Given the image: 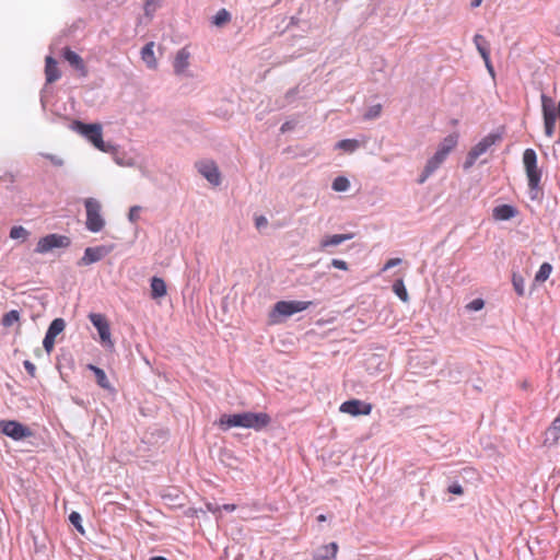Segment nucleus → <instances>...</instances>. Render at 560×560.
Masks as SVG:
<instances>
[{
  "instance_id": "46",
  "label": "nucleus",
  "mask_w": 560,
  "mask_h": 560,
  "mask_svg": "<svg viewBox=\"0 0 560 560\" xmlns=\"http://www.w3.org/2000/svg\"><path fill=\"white\" fill-rule=\"evenodd\" d=\"M400 261H401V260H400L399 258H392V259H389V260L385 264V266H384V268H383V269H384V270L390 269V268H393V267H395V266L399 265V264H400Z\"/></svg>"
},
{
  "instance_id": "22",
  "label": "nucleus",
  "mask_w": 560,
  "mask_h": 560,
  "mask_svg": "<svg viewBox=\"0 0 560 560\" xmlns=\"http://www.w3.org/2000/svg\"><path fill=\"white\" fill-rule=\"evenodd\" d=\"M153 47L154 43L150 42L145 44L141 49V58L150 69H155L158 66Z\"/></svg>"
},
{
  "instance_id": "51",
  "label": "nucleus",
  "mask_w": 560,
  "mask_h": 560,
  "mask_svg": "<svg viewBox=\"0 0 560 560\" xmlns=\"http://www.w3.org/2000/svg\"><path fill=\"white\" fill-rule=\"evenodd\" d=\"M482 1H483V0H471V2H470V8H471V9H476V8L480 7V5H481V3H482Z\"/></svg>"
},
{
  "instance_id": "31",
  "label": "nucleus",
  "mask_w": 560,
  "mask_h": 560,
  "mask_svg": "<svg viewBox=\"0 0 560 560\" xmlns=\"http://www.w3.org/2000/svg\"><path fill=\"white\" fill-rule=\"evenodd\" d=\"M512 283L517 295L523 296L525 293V281L524 278L517 273H513Z\"/></svg>"
},
{
  "instance_id": "42",
  "label": "nucleus",
  "mask_w": 560,
  "mask_h": 560,
  "mask_svg": "<svg viewBox=\"0 0 560 560\" xmlns=\"http://www.w3.org/2000/svg\"><path fill=\"white\" fill-rule=\"evenodd\" d=\"M255 225L257 230L261 232L267 226V219L264 215L256 217Z\"/></svg>"
},
{
  "instance_id": "58",
  "label": "nucleus",
  "mask_w": 560,
  "mask_h": 560,
  "mask_svg": "<svg viewBox=\"0 0 560 560\" xmlns=\"http://www.w3.org/2000/svg\"><path fill=\"white\" fill-rule=\"evenodd\" d=\"M116 162H117V164L122 165V163L118 159H116Z\"/></svg>"
},
{
  "instance_id": "29",
  "label": "nucleus",
  "mask_w": 560,
  "mask_h": 560,
  "mask_svg": "<svg viewBox=\"0 0 560 560\" xmlns=\"http://www.w3.org/2000/svg\"><path fill=\"white\" fill-rule=\"evenodd\" d=\"M231 20V14L228 10L221 9L217 12V14L212 18V24L215 26H223Z\"/></svg>"
},
{
  "instance_id": "21",
  "label": "nucleus",
  "mask_w": 560,
  "mask_h": 560,
  "mask_svg": "<svg viewBox=\"0 0 560 560\" xmlns=\"http://www.w3.org/2000/svg\"><path fill=\"white\" fill-rule=\"evenodd\" d=\"M353 237L352 234H335V235H329V236H325L324 238H322L320 241V248L322 249H325L329 246H337L346 241H349Z\"/></svg>"
},
{
  "instance_id": "28",
  "label": "nucleus",
  "mask_w": 560,
  "mask_h": 560,
  "mask_svg": "<svg viewBox=\"0 0 560 560\" xmlns=\"http://www.w3.org/2000/svg\"><path fill=\"white\" fill-rule=\"evenodd\" d=\"M552 266L549 262H544L539 270L537 271L535 276V281L538 283H544L551 275L552 272Z\"/></svg>"
},
{
  "instance_id": "27",
  "label": "nucleus",
  "mask_w": 560,
  "mask_h": 560,
  "mask_svg": "<svg viewBox=\"0 0 560 560\" xmlns=\"http://www.w3.org/2000/svg\"><path fill=\"white\" fill-rule=\"evenodd\" d=\"M89 369L94 372L95 377H96V382H97V384L102 388H109L110 387V384H109V382L107 380V376H106L105 372L102 369H100V368H97L95 365H92V364L89 365Z\"/></svg>"
},
{
  "instance_id": "6",
  "label": "nucleus",
  "mask_w": 560,
  "mask_h": 560,
  "mask_svg": "<svg viewBox=\"0 0 560 560\" xmlns=\"http://www.w3.org/2000/svg\"><path fill=\"white\" fill-rule=\"evenodd\" d=\"M501 140V135L489 133L483 137L478 143H476L470 151L467 153L464 170H469L477 161V159L485 154L493 144Z\"/></svg>"
},
{
  "instance_id": "13",
  "label": "nucleus",
  "mask_w": 560,
  "mask_h": 560,
  "mask_svg": "<svg viewBox=\"0 0 560 560\" xmlns=\"http://www.w3.org/2000/svg\"><path fill=\"white\" fill-rule=\"evenodd\" d=\"M91 323L97 329L102 342L113 345L110 339V328L106 317L102 314L92 313L89 315Z\"/></svg>"
},
{
  "instance_id": "1",
  "label": "nucleus",
  "mask_w": 560,
  "mask_h": 560,
  "mask_svg": "<svg viewBox=\"0 0 560 560\" xmlns=\"http://www.w3.org/2000/svg\"><path fill=\"white\" fill-rule=\"evenodd\" d=\"M270 423V417L266 412H241L234 415H223L219 419V425L222 430H229L234 427L254 429L259 431Z\"/></svg>"
},
{
  "instance_id": "57",
  "label": "nucleus",
  "mask_w": 560,
  "mask_h": 560,
  "mask_svg": "<svg viewBox=\"0 0 560 560\" xmlns=\"http://www.w3.org/2000/svg\"><path fill=\"white\" fill-rule=\"evenodd\" d=\"M128 210L136 211V210H142V208L140 206H131Z\"/></svg>"
},
{
  "instance_id": "32",
  "label": "nucleus",
  "mask_w": 560,
  "mask_h": 560,
  "mask_svg": "<svg viewBox=\"0 0 560 560\" xmlns=\"http://www.w3.org/2000/svg\"><path fill=\"white\" fill-rule=\"evenodd\" d=\"M381 113H382V105L375 104L368 108V110L363 115V118L365 120H372V119L380 117Z\"/></svg>"
},
{
  "instance_id": "17",
  "label": "nucleus",
  "mask_w": 560,
  "mask_h": 560,
  "mask_svg": "<svg viewBox=\"0 0 560 560\" xmlns=\"http://www.w3.org/2000/svg\"><path fill=\"white\" fill-rule=\"evenodd\" d=\"M190 54L186 47L179 49L175 56L173 68L176 74H182L189 66Z\"/></svg>"
},
{
  "instance_id": "11",
  "label": "nucleus",
  "mask_w": 560,
  "mask_h": 560,
  "mask_svg": "<svg viewBox=\"0 0 560 560\" xmlns=\"http://www.w3.org/2000/svg\"><path fill=\"white\" fill-rule=\"evenodd\" d=\"M339 411L353 417L369 416L372 411V405L359 399H350L340 405Z\"/></svg>"
},
{
  "instance_id": "38",
  "label": "nucleus",
  "mask_w": 560,
  "mask_h": 560,
  "mask_svg": "<svg viewBox=\"0 0 560 560\" xmlns=\"http://www.w3.org/2000/svg\"><path fill=\"white\" fill-rule=\"evenodd\" d=\"M159 7V0H147L144 3V12L147 15H152Z\"/></svg>"
},
{
  "instance_id": "45",
  "label": "nucleus",
  "mask_w": 560,
  "mask_h": 560,
  "mask_svg": "<svg viewBox=\"0 0 560 560\" xmlns=\"http://www.w3.org/2000/svg\"><path fill=\"white\" fill-rule=\"evenodd\" d=\"M331 266L337 268V269H340V270H348V265L345 260H341V259H332L331 260Z\"/></svg>"
},
{
  "instance_id": "47",
  "label": "nucleus",
  "mask_w": 560,
  "mask_h": 560,
  "mask_svg": "<svg viewBox=\"0 0 560 560\" xmlns=\"http://www.w3.org/2000/svg\"><path fill=\"white\" fill-rule=\"evenodd\" d=\"M24 366L32 376L35 375V365L31 361H24Z\"/></svg>"
},
{
  "instance_id": "18",
  "label": "nucleus",
  "mask_w": 560,
  "mask_h": 560,
  "mask_svg": "<svg viewBox=\"0 0 560 560\" xmlns=\"http://www.w3.org/2000/svg\"><path fill=\"white\" fill-rule=\"evenodd\" d=\"M45 75H46L47 83L56 82L61 77V72L59 70L58 62L51 56H48L46 58Z\"/></svg>"
},
{
  "instance_id": "16",
  "label": "nucleus",
  "mask_w": 560,
  "mask_h": 560,
  "mask_svg": "<svg viewBox=\"0 0 560 560\" xmlns=\"http://www.w3.org/2000/svg\"><path fill=\"white\" fill-rule=\"evenodd\" d=\"M109 253V249L105 246L88 247L84 250V255L80 260V265L88 266L100 261Z\"/></svg>"
},
{
  "instance_id": "9",
  "label": "nucleus",
  "mask_w": 560,
  "mask_h": 560,
  "mask_svg": "<svg viewBox=\"0 0 560 560\" xmlns=\"http://www.w3.org/2000/svg\"><path fill=\"white\" fill-rule=\"evenodd\" d=\"M198 172L213 186L221 184V173L214 161L203 160L196 163Z\"/></svg>"
},
{
  "instance_id": "25",
  "label": "nucleus",
  "mask_w": 560,
  "mask_h": 560,
  "mask_svg": "<svg viewBox=\"0 0 560 560\" xmlns=\"http://www.w3.org/2000/svg\"><path fill=\"white\" fill-rule=\"evenodd\" d=\"M166 292L165 281L162 278L153 277L151 279V296L153 299L163 298Z\"/></svg>"
},
{
  "instance_id": "43",
  "label": "nucleus",
  "mask_w": 560,
  "mask_h": 560,
  "mask_svg": "<svg viewBox=\"0 0 560 560\" xmlns=\"http://www.w3.org/2000/svg\"><path fill=\"white\" fill-rule=\"evenodd\" d=\"M44 158L48 159L55 166H61L63 161L61 158L52 154H43Z\"/></svg>"
},
{
  "instance_id": "41",
  "label": "nucleus",
  "mask_w": 560,
  "mask_h": 560,
  "mask_svg": "<svg viewBox=\"0 0 560 560\" xmlns=\"http://www.w3.org/2000/svg\"><path fill=\"white\" fill-rule=\"evenodd\" d=\"M300 90H299V86H295V88H292L290 89L285 95H284V98L287 101V103H291L295 97L296 95L299 94Z\"/></svg>"
},
{
  "instance_id": "10",
  "label": "nucleus",
  "mask_w": 560,
  "mask_h": 560,
  "mask_svg": "<svg viewBox=\"0 0 560 560\" xmlns=\"http://www.w3.org/2000/svg\"><path fill=\"white\" fill-rule=\"evenodd\" d=\"M61 56L65 61H67L70 67L77 71L80 78H86L89 74V69L83 60V58L72 50L70 47H65L62 49Z\"/></svg>"
},
{
  "instance_id": "40",
  "label": "nucleus",
  "mask_w": 560,
  "mask_h": 560,
  "mask_svg": "<svg viewBox=\"0 0 560 560\" xmlns=\"http://www.w3.org/2000/svg\"><path fill=\"white\" fill-rule=\"evenodd\" d=\"M515 212H493L494 221L510 220Z\"/></svg>"
},
{
  "instance_id": "7",
  "label": "nucleus",
  "mask_w": 560,
  "mask_h": 560,
  "mask_svg": "<svg viewBox=\"0 0 560 560\" xmlns=\"http://www.w3.org/2000/svg\"><path fill=\"white\" fill-rule=\"evenodd\" d=\"M0 433L14 441L33 436V432L28 427L15 420H0Z\"/></svg>"
},
{
  "instance_id": "24",
  "label": "nucleus",
  "mask_w": 560,
  "mask_h": 560,
  "mask_svg": "<svg viewBox=\"0 0 560 560\" xmlns=\"http://www.w3.org/2000/svg\"><path fill=\"white\" fill-rule=\"evenodd\" d=\"M86 213H88L86 228L91 232H98V231H101L103 229L104 224H105V221L101 217L100 212H86Z\"/></svg>"
},
{
  "instance_id": "34",
  "label": "nucleus",
  "mask_w": 560,
  "mask_h": 560,
  "mask_svg": "<svg viewBox=\"0 0 560 560\" xmlns=\"http://www.w3.org/2000/svg\"><path fill=\"white\" fill-rule=\"evenodd\" d=\"M19 320V312L18 311H10L2 317V325L5 327H10L13 325V323Z\"/></svg>"
},
{
  "instance_id": "8",
  "label": "nucleus",
  "mask_w": 560,
  "mask_h": 560,
  "mask_svg": "<svg viewBox=\"0 0 560 560\" xmlns=\"http://www.w3.org/2000/svg\"><path fill=\"white\" fill-rule=\"evenodd\" d=\"M71 244L68 236L61 234H49L37 242V252L48 253L58 248H67Z\"/></svg>"
},
{
  "instance_id": "56",
  "label": "nucleus",
  "mask_w": 560,
  "mask_h": 560,
  "mask_svg": "<svg viewBox=\"0 0 560 560\" xmlns=\"http://www.w3.org/2000/svg\"><path fill=\"white\" fill-rule=\"evenodd\" d=\"M317 521L318 522H325L326 521V516L324 514H320L317 516Z\"/></svg>"
},
{
  "instance_id": "12",
  "label": "nucleus",
  "mask_w": 560,
  "mask_h": 560,
  "mask_svg": "<svg viewBox=\"0 0 560 560\" xmlns=\"http://www.w3.org/2000/svg\"><path fill=\"white\" fill-rule=\"evenodd\" d=\"M66 327V323L62 318H56L50 324L46 336L43 340V346L45 350L50 353L55 347V339L56 337L63 331Z\"/></svg>"
},
{
  "instance_id": "23",
  "label": "nucleus",
  "mask_w": 560,
  "mask_h": 560,
  "mask_svg": "<svg viewBox=\"0 0 560 560\" xmlns=\"http://www.w3.org/2000/svg\"><path fill=\"white\" fill-rule=\"evenodd\" d=\"M474 44L483 61H488V56H490V44L486 37L481 34H476L474 36Z\"/></svg>"
},
{
  "instance_id": "33",
  "label": "nucleus",
  "mask_w": 560,
  "mask_h": 560,
  "mask_svg": "<svg viewBox=\"0 0 560 560\" xmlns=\"http://www.w3.org/2000/svg\"><path fill=\"white\" fill-rule=\"evenodd\" d=\"M394 292L397 294V296L404 301H408V292L404 285V282L401 280H398L393 285Z\"/></svg>"
},
{
  "instance_id": "39",
  "label": "nucleus",
  "mask_w": 560,
  "mask_h": 560,
  "mask_svg": "<svg viewBox=\"0 0 560 560\" xmlns=\"http://www.w3.org/2000/svg\"><path fill=\"white\" fill-rule=\"evenodd\" d=\"M485 306V302L481 299H475L469 304H467V308L470 311H480Z\"/></svg>"
},
{
  "instance_id": "5",
  "label": "nucleus",
  "mask_w": 560,
  "mask_h": 560,
  "mask_svg": "<svg viewBox=\"0 0 560 560\" xmlns=\"http://www.w3.org/2000/svg\"><path fill=\"white\" fill-rule=\"evenodd\" d=\"M313 302L311 301H279L275 304L271 313L270 320L271 323H278L280 316H291L295 313L303 312L307 310Z\"/></svg>"
},
{
  "instance_id": "2",
  "label": "nucleus",
  "mask_w": 560,
  "mask_h": 560,
  "mask_svg": "<svg viewBox=\"0 0 560 560\" xmlns=\"http://www.w3.org/2000/svg\"><path fill=\"white\" fill-rule=\"evenodd\" d=\"M523 164L528 182V194L535 200L542 196L541 176L542 172L537 165V154L534 149H525L523 152Z\"/></svg>"
},
{
  "instance_id": "50",
  "label": "nucleus",
  "mask_w": 560,
  "mask_h": 560,
  "mask_svg": "<svg viewBox=\"0 0 560 560\" xmlns=\"http://www.w3.org/2000/svg\"><path fill=\"white\" fill-rule=\"evenodd\" d=\"M492 210H515V208L511 205H498Z\"/></svg>"
},
{
  "instance_id": "37",
  "label": "nucleus",
  "mask_w": 560,
  "mask_h": 560,
  "mask_svg": "<svg viewBox=\"0 0 560 560\" xmlns=\"http://www.w3.org/2000/svg\"><path fill=\"white\" fill-rule=\"evenodd\" d=\"M85 210H101V202L95 198H86L83 201Z\"/></svg>"
},
{
  "instance_id": "26",
  "label": "nucleus",
  "mask_w": 560,
  "mask_h": 560,
  "mask_svg": "<svg viewBox=\"0 0 560 560\" xmlns=\"http://www.w3.org/2000/svg\"><path fill=\"white\" fill-rule=\"evenodd\" d=\"M360 147V143L355 139H343L336 143L335 148L342 150L347 153L354 152Z\"/></svg>"
},
{
  "instance_id": "55",
  "label": "nucleus",
  "mask_w": 560,
  "mask_h": 560,
  "mask_svg": "<svg viewBox=\"0 0 560 560\" xmlns=\"http://www.w3.org/2000/svg\"><path fill=\"white\" fill-rule=\"evenodd\" d=\"M289 129V122H284L282 126H281V131L284 132Z\"/></svg>"
},
{
  "instance_id": "36",
  "label": "nucleus",
  "mask_w": 560,
  "mask_h": 560,
  "mask_svg": "<svg viewBox=\"0 0 560 560\" xmlns=\"http://www.w3.org/2000/svg\"><path fill=\"white\" fill-rule=\"evenodd\" d=\"M69 521L81 534L84 533L83 526L81 524V515L78 512H72L69 515Z\"/></svg>"
},
{
  "instance_id": "53",
  "label": "nucleus",
  "mask_w": 560,
  "mask_h": 560,
  "mask_svg": "<svg viewBox=\"0 0 560 560\" xmlns=\"http://www.w3.org/2000/svg\"><path fill=\"white\" fill-rule=\"evenodd\" d=\"M138 213L139 212L130 211L129 212V220L132 221V222L136 221L139 218Z\"/></svg>"
},
{
  "instance_id": "54",
  "label": "nucleus",
  "mask_w": 560,
  "mask_h": 560,
  "mask_svg": "<svg viewBox=\"0 0 560 560\" xmlns=\"http://www.w3.org/2000/svg\"><path fill=\"white\" fill-rule=\"evenodd\" d=\"M150 560H167V559L162 556H155V557H151Z\"/></svg>"
},
{
  "instance_id": "35",
  "label": "nucleus",
  "mask_w": 560,
  "mask_h": 560,
  "mask_svg": "<svg viewBox=\"0 0 560 560\" xmlns=\"http://www.w3.org/2000/svg\"><path fill=\"white\" fill-rule=\"evenodd\" d=\"M26 235L27 231L21 225L13 226L10 231V237L13 240L25 238Z\"/></svg>"
},
{
  "instance_id": "52",
  "label": "nucleus",
  "mask_w": 560,
  "mask_h": 560,
  "mask_svg": "<svg viewBox=\"0 0 560 560\" xmlns=\"http://www.w3.org/2000/svg\"><path fill=\"white\" fill-rule=\"evenodd\" d=\"M222 509L225 511H229V512H233L236 509V505L235 504H224L222 506Z\"/></svg>"
},
{
  "instance_id": "48",
  "label": "nucleus",
  "mask_w": 560,
  "mask_h": 560,
  "mask_svg": "<svg viewBox=\"0 0 560 560\" xmlns=\"http://www.w3.org/2000/svg\"><path fill=\"white\" fill-rule=\"evenodd\" d=\"M550 430L551 431H560V416H558L551 423V427H550Z\"/></svg>"
},
{
  "instance_id": "20",
  "label": "nucleus",
  "mask_w": 560,
  "mask_h": 560,
  "mask_svg": "<svg viewBox=\"0 0 560 560\" xmlns=\"http://www.w3.org/2000/svg\"><path fill=\"white\" fill-rule=\"evenodd\" d=\"M458 143V133L453 132L446 136L438 147V151L444 154L446 158L455 149Z\"/></svg>"
},
{
  "instance_id": "44",
  "label": "nucleus",
  "mask_w": 560,
  "mask_h": 560,
  "mask_svg": "<svg viewBox=\"0 0 560 560\" xmlns=\"http://www.w3.org/2000/svg\"><path fill=\"white\" fill-rule=\"evenodd\" d=\"M448 492L456 495H462L464 493V489L459 483L455 482L448 487Z\"/></svg>"
},
{
  "instance_id": "4",
  "label": "nucleus",
  "mask_w": 560,
  "mask_h": 560,
  "mask_svg": "<svg viewBox=\"0 0 560 560\" xmlns=\"http://www.w3.org/2000/svg\"><path fill=\"white\" fill-rule=\"evenodd\" d=\"M540 100L545 135L551 138L556 131V122L558 119L560 120V115L557 112L556 102L552 97L542 93Z\"/></svg>"
},
{
  "instance_id": "3",
  "label": "nucleus",
  "mask_w": 560,
  "mask_h": 560,
  "mask_svg": "<svg viewBox=\"0 0 560 560\" xmlns=\"http://www.w3.org/2000/svg\"><path fill=\"white\" fill-rule=\"evenodd\" d=\"M70 128L71 130L84 137L100 151L105 153H114L116 151L115 145L104 142L101 124H85L81 120H73L70 125Z\"/></svg>"
},
{
  "instance_id": "14",
  "label": "nucleus",
  "mask_w": 560,
  "mask_h": 560,
  "mask_svg": "<svg viewBox=\"0 0 560 560\" xmlns=\"http://www.w3.org/2000/svg\"><path fill=\"white\" fill-rule=\"evenodd\" d=\"M445 160L446 156L436 150L433 156L427 161V164L417 180L418 184H423L442 165Z\"/></svg>"
},
{
  "instance_id": "15",
  "label": "nucleus",
  "mask_w": 560,
  "mask_h": 560,
  "mask_svg": "<svg viewBox=\"0 0 560 560\" xmlns=\"http://www.w3.org/2000/svg\"><path fill=\"white\" fill-rule=\"evenodd\" d=\"M445 160L446 156L436 150L433 156L427 161V164L417 180L418 184H423L442 165Z\"/></svg>"
},
{
  "instance_id": "49",
  "label": "nucleus",
  "mask_w": 560,
  "mask_h": 560,
  "mask_svg": "<svg viewBox=\"0 0 560 560\" xmlns=\"http://www.w3.org/2000/svg\"><path fill=\"white\" fill-rule=\"evenodd\" d=\"M485 65H486L488 72L491 74V77H494L495 72H494V68L491 63L490 56H488V61H485Z\"/></svg>"
},
{
  "instance_id": "30",
  "label": "nucleus",
  "mask_w": 560,
  "mask_h": 560,
  "mask_svg": "<svg viewBox=\"0 0 560 560\" xmlns=\"http://www.w3.org/2000/svg\"><path fill=\"white\" fill-rule=\"evenodd\" d=\"M331 187L335 191H346L350 187V182L345 176H337L331 184Z\"/></svg>"
},
{
  "instance_id": "19",
  "label": "nucleus",
  "mask_w": 560,
  "mask_h": 560,
  "mask_svg": "<svg viewBox=\"0 0 560 560\" xmlns=\"http://www.w3.org/2000/svg\"><path fill=\"white\" fill-rule=\"evenodd\" d=\"M337 542L322 546L314 556V560H336L338 553Z\"/></svg>"
}]
</instances>
